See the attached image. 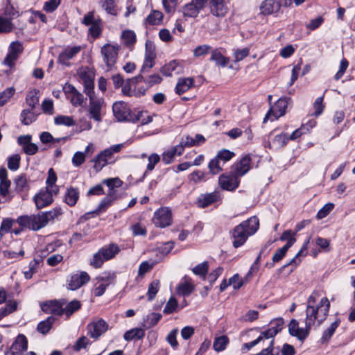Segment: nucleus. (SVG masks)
<instances>
[{"label":"nucleus","instance_id":"obj_24","mask_svg":"<svg viewBox=\"0 0 355 355\" xmlns=\"http://www.w3.org/2000/svg\"><path fill=\"white\" fill-rule=\"evenodd\" d=\"M28 348V341L25 336L19 335L11 346L13 355H22Z\"/></svg>","mask_w":355,"mask_h":355},{"label":"nucleus","instance_id":"obj_6","mask_svg":"<svg viewBox=\"0 0 355 355\" xmlns=\"http://www.w3.org/2000/svg\"><path fill=\"white\" fill-rule=\"evenodd\" d=\"M121 46L119 44H105L101 47V54L107 70H110L114 66Z\"/></svg>","mask_w":355,"mask_h":355},{"label":"nucleus","instance_id":"obj_53","mask_svg":"<svg viewBox=\"0 0 355 355\" xmlns=\"http://www.w3.org/2000/svg\"><path fill=\"white\" fill-rule=\"evenodd\" d=\"M21 122L24 125H30L36 119V116L31 110H24L21 114Z\"/></svg>","mask_w":355,"mask_h":355},{"label":"nucleus","instance_id":"obj_15","mask_svg":"<svg viewBox=\"0 0 355 355\" xmlns=\"http://www.w3.org/2000/svg\"><path fill=\"white\" fill-rule=\"evenodd\" d=\"M82 49L80 46H68L58 55V62L64 66H71L72 60Z\"/></svg>","mask_w":355,"mask_h":355},{"label":"nucleus","instance_id":"obj_5","mask_svg":"<svg viewBox=\"0 0 355 355\" xmlns=\"http://www.w3.org/2000/svg\"><path fill=\"white\" fill-rule=\"evenodd\" d=\"M42 213L37 214L24 215L17 218V223L23 228L37 231L45 227Z\"/></svg>","mask_w":355,"mask_h":355},{"label":"nucleus","instance_id":"obj_38","mask_svg":"<svg viewBox=\"0 0 355 355\" xmlns=\"http://www.w3.org/2000/svg\"><path fill=\"white\" fill-rule=\"evenodd\" d=\"M119 1V0H103L102 2V8L107 14L116 16L117 15V3Z\"/></svg>","mask_w":355,"mask_h":355},{"label":"nucleus","instance_id":"obj_4","mask_svg":"<svg viewBox=\"0 0 355 355\" xmlns=\"http://www.w3.org/2000/svg\"><path fill=\"white\" fill-rule=\"evenodd\" d=\"M123 146L121 144H116L100 152L92 160L94 162V170L97 172L101 171L104 166L110 163L109 161L112 158L113 155L120 152Z\"/></svg>","mask_w":355,"mask_h":355},{"label":"nucleus","instance_id":"obj_57","mask_svg":"<svg viewBox=\"0 0 355 355\" xmlns=\"http://www.w3.org/2000/svg\"><path fill=\"white\" fill-rule=\"evenodd\" d=\"M159 284L160 283L159 280H155L149 284L147 293L149 301L153 300L155 297L156 294L159 289Z\"/></svg>","mask_w":355,"mask_h":355},{"label":"nucleus","instance_id":"obj_21","mask_svg":"<svg viewBox=\"0 0 355 355\" xmlns=\"http://www.w3.org/2000/svg\"><path fill=\"white\" fill-rule=\"evenodd\" d=\"M221 199L219 191H214L211 193H207L199 196L197 205L200 208H205Z\"/></svg>","mask_w":355,"mask_h":355},{"label":"nucleus","instance_id":"obj_1","mask_svg":"<svg viewBox=\"0 0 355 355\" xmlns=\"http://www.w3.org/2000/svg\"><path fill=\"white\" fill-rule=\"evenodd\" d=\"M330 306V301L322 291H313L306 301L305 323L309 327H319L327 319Z\"/></svg>","mask_w":355,"mask_h":355},{"label":"nucleus","instance_id":"obj_52","mask_svg":"<svg viewBox=\"0 0 355 355\" xmlns=\"http://www.w3.org/2000/svg\"><path fill=\"white\" fill-rule=\"evenodd\" d=\"M164 10L167 14L175 12L178 4V0H162Z\"/></svg>","mask_w":355,"mask_h":355},{"label":"nucleus","instance_id":"obj_8","mask_svg":"<svg viewBox=\"0 0 355 355\" xmlns=\"http://www.w3.org/2000/svg\"><path fill=\"white\" fill-rule=\"evenodd\" d=\"M288 100L289 98H280L274 105L270 108L263 119V123H266L268 119L273 121L284 116L288 104Z\"/></svg>","mask_w":355,"mask_h":355},{"label":"nucleus","instance_id":"obj_51","mask_svg":"<svg viewBox=\"0 0 355 355\" xmlns=\"http://www.w3.org/2000/svg\"><path fill=\"white\" fill-rule=\"evenodd\" d=\"M10 184V180L0 182V195L5 199V201H10L12 198L9 191Z\"/></svg>","mask_w":355,"mask_h":355},{"label":"nucleus","instance_id":"obj_47","mask_svg":"<svg viewBox=\"0 0 355 355\" xmlns=\"http://www.w3.org/2000/svg\"><path fill=\"white\" fill-rule=\"evenodd\" d=\"M182 12L184 17H196L199 13L196 7L193 2L186 4L182 8Z\"/></svg>","mask_w":355,"mask_h":355},{"label":"nucleus","instance_id":"obj_36","mask_svg":"<svg viewBox=\"0 0 355 355\" xmlns=\"http://www.w3.org/2000/svg\"><path fill=\"white\" fill-rule=\"evenodd\" d=\"M224 165L225 164L215 156L208 164L209 173L213 175L218 174L223 171Z\"/></svg>","mask_w":355,"mask_h":355},{"label":"nucleus","instance_id":"obj_62","mask_svg":"<svg viewBox=\"0 0 355 355\" xmlns=\"http://www.w3.org/2000/svg\"><path fill=\"white\" fill-rule=\"evenodd\" d=\"M101 19L99 17H96L95 11L92 10L87 13L82 20V24L85 26H90L97 22V19Z\"/></svg>","mask_w":355,"mask_h":355},{"label":"nucleus","instance_id":"obj_7","mask_svg":"<svg viewBox=\"0 0 355 355\" xmlns=\"http://www.w3.org/2000/svg\"><path fill=\"white\" fill-rule=\"evenodd\" d=\"M89 98L88 112L91 119L97 122L102 121V110L105 103L102 98H96L95 94L87 95Z\"/></svg>","mask_w":355,"mask_h":355},{"label":"nucleus","instance_id":"obj_39","mask_svg":"<svg viewBox=\"0 0 355 355\" xmlns=\"http://www.w3.org/2000/svg\"><path fill=\"white\" fill-rule=\"evenodd\" d=\"M123 43L128 47H132L136 42V35L132 31H123L121 35Z\"/></svg>","mask_w":355,"mask_h":355},{"label":"nucleus","instance_id":"obj_20","mask_svg":"<svg viewBox=\"0 0 355 355\" xmlns=\"http://www.w3.org/2000/svg\"><path fill=\"white\" fill-rule=\"evenodd\" d=\"M64 300L49 301L41 304L42 310L46 313H53L58 315H63Z\"/></svg>","mask_w":355,"mask_h":355},{"label":"nucleus","instance_id":"obj_37","mask_svg":"<svg viewBox=\"0 0 355 355\" xmlns=\"http://www.w3.org/2000/svg\"><path fill=\"white\" fill-rule=\"evenodd\" d=\"M229 342L230 340L227 336H220L214 339L213 348L218 352H222L225 349L227 345L229 344Z\"/></svg>","mask_w":355,"mask_h":355},{"label":"nucleus","instance_id":"obj_42","mask_svg":"<svg viewBox=\"0 0 355 355\" xmlns=\"http://www.w3.org/2000/svg\"><path fill=\"white\" fill-rule=\"evenodd\" d=\"M113 202V200L110 197H105L100 202L97 208L93 211V214H95L96 216L100 215L101 213L106 211Z\"/></svg>","mask_w":355,"mask_h":355},{"label":"nucleus","instance_id":"obj_30","mask_svg":"<svg viewBox=\"0 0 355 355\" xmlns=\"http://www.w3.org/2000/svg\"><path fill=\"white\" fill-rule=\"evenodd\" d=\"M164 14L158 10H152L145 19V24L150 26H158L162 24Z\"/></svg>","mask_w":355,"mask_h":355},{"label":"nucleus","instance_id":"obj_63","mask_svg":"<svg viewBox=\"0 0 355 355\" xmlns=\"http://www.w3.org/2000/svg\"><path fill=\"white\" fill-rule=\"evenodd\" d=\"M13 28L10 20L0 16V33H10Z\"/></svg>","mask_w":355,"mask_h":355},{"label":"nucleus","instance_id":"obj_25","mask_svg":"<svg viewBox=\"0 0 355 355\" xmlns=\"http://www.w3.org/2000/svg\"><path fill=\"white\" fill-rule=\"evenodd\" d=\"M225 0H210V12L216 17H224L227 12V7L224 3Z\"/></svg>","mask_w":355,"mask_h":355},{"label":"nucleus","instance_id":"obj_12","mask_svg":"<svg viewBox=\"0 0 355 355\" xmlns=\"http://www.w3.org/2000/svg\"><path fill=\"white\" fill-rule=\"evenodd\" d=\"M239 178L233 172L223 173L218 178V185L223 190L234 191L239 186Z\"/></svg>","mask_w":355,"mask_h":355},{"label":"nucleus","instance_id":"obj_16","mask_svg":"<svg viewBox=\"0 0 355 355\" xmlns=\"http://www.w3.org/2000/svg\"><path fill=\"white\" fill-rule=\"evenodd\" d=\"M311 327L305 323V327L301 328L299 327L298 321L292 319L288 324V331L291 336L297 337L300 340H304L309 336Z\"/></svg>","mask_w":355,"mask_h":355},{"label":"nucleus","instance_id":"obj_27","mask_svg":"<svg viewBox=\"0 0 355 355\" xmlns=\"http://www.w3.org/2000/svg\"><path fill=\"white\" fill-rule=\"evenodd\" d=\"M194 286L191 279L184 277L182 282L177 286V293L183 296L189 295L193 291Z\"/></svg>","mask_w":355,"mask_h":355},{"label":"nucleus","instance_id":"obj_45","mask_svg":"<svg viewBox=\"0 0 355 355\" xmlns=\"http://www.w3.org/2000/svg\"><path fill=\"white\" fill-rule=\"evenodd\" d=\"M103 25L101 19H98L97 22L89 26V33L94 38L99 37L102 33Z\"/></svg>","mask_w":355,"mask_h":355},{"label":"nucleus","instance_id":"obj_3","mask_svg":"<svg viewBox=\"0 0 355 355\" xmlns=\"http://www.w3.org/2000/svg\"><path fill=\"white\" fill-rule=\"evenodd\" d=\"M119 251L120 248L116 244L111 243L105 245L94 254L90 265L95 268H101L104 261L114 258Z\"/></svg>","mask_w":355,"mask_h":355},{"label":"nucleus","instance_id":"obj_29","mask_svg":"<svg viewBox=\"0 0 355 355\" xmlns=\"http://www.w3.org/2000/svg\"><path fill=\"white\" fill-rule=\"evenodd\" d=\"M194 86V79L193 78H180L175 87V92L179 95L182 94Z\"/></svg>","mask_w":355,"mask_h":355},{"label":"nucleus","instance_id":"obj_28","mask_svg":"<svg viewBox=\"0 0 355 355\" xmlns=\"http://www.w3.org/2000/svg\"><path fill=\"white\" fill-rule=\"evenodd\" d=\"M173 71H175L177 73H180L182 71V64L180 62L175 60L170 61L160 69V72L165 76H171Z\"/></svg>","mask_w":355,"mask_h":355},{"label":"nucleus","instance_id":"obj_33","mask_svg":"<svg viewBox=\"0 0 355 355\" xmlns=\"http://www.w3.org/2000/svg\"><path fill=\"white\" fill-rule=\"evenodd\" d=\"M81 307V303L77 300H73L69 303L64 301L63 306V315L67 318L70 317L73 313L78 311Z\"/></svg>","mask_w":355,"mask_h":355},{"label":"nucleus","instance_id":"obj_50","mask_svg":"<svg viewBox=\"0 0 355 355\" xmlns=\"http://www.w3.org/2000/svg\"><path fill=\"white\" fill-rule=\"evenodd\" d=\"M235 156V153L227 149H222L218 151L216 157L220 159L223 164L231 160Z\"/></svg>","mask_w":355,"mask_h":355},{"label":"nucleus","instance_id":"obj_34","mask_svg":"<svg viewBox=\"0 0 355 355\" xmlns=\"http://www.w3.org/2000/svg\"><path fill=\"white\" fill-rule=\"evenodd\" d=\"M210 60L215 62L216 64L222 67H225L229 62V58L223 56L218 49L211 51Z\"/></svg>","mask_w":355,"mask_h":355},{"label":"nucleus","instance_id":"obj_35","mask_svg":"<svg viewBox=\"0 0 355 355\" xmlns=\"http://www.w3.org/2000/svg\"><path fill=\"white\" fill-rule=\"evenodd\" d=\"M57 175L53 168L48 171V177L46 180V188L51 189L53 192H59V187L55 184Z\"/></svg>","mask_w":355,"mask_h":355},{"label":"nucleus","instance_id":"obj_40","mask_svg":"<svg viewBox=\"0 0 355 355\" xmlns=\"http://www.w3.org/2000/svg\"><path fill=\"white\" fill-rule=\"evenodd\" d=\"M162 315L158 313H150L148 314L144 320L143 326L146 329H149L155 325L160 320Z\"/></svg>","mask_w":355,"mask_h":355},{"label":"nucleus","instance_id":"obj_61","mask_svg":"<svg viewBox=\"0 0 355 355\" xmlns=\"http://www.w3.org/2000/svg\"><path fill=\"white\" fill-rule=\"evenodd\" d=\"M15 89L13 87H9L0 94V107L5 105L8 101L14 95Z\"/></svg>","mask_w":355,"mask_h":355},{"label":"nucleus","instance_id":"obj_23","mask_svg":"<svg viewBox=\"0 0 355 355\" xmlns=\"http://www.w3.org/2000/svg\"><path fill=\"white\" fill-rule=\"evenodd\" d=\"M250 161L251 159L248 155L243 157L233 166L234 171L232 172L239 178L244 175L250 168Z\"/></svg>","mask_w":355,"mask_h":355},{"label":"nucleus","instance_id":"obj_41","mask_svg":"<svg viewBox=\"0 0 355 355\" xmlns=\"http://www.w3.org/2000/svg\"><path fill=\"white\" fill-rule=\"evenodd\" d=\"M54 322L55 318L52 316H49L45 320L40 322L37 324V330L42 334H46L50 331Z\"/></svg>","mask_w":355,"mask_h":355},{"label":"nucleus","instance_id":"obj_18","mask_svg":"<svg viewBox=\"0 0 355 355\" xmlns=\"http://www.w3.org/2000/svg\"><path fill=\"white\" fill-rule=\"evenodd\" d=\"M90 279L87 272L82 271L72 275L68 280L67 288L69 290L75 291L87 283Z\"/></svg>","mask_w":355,"mask_h":355},{"label":"nucleus","instance_id":"obj_9","mask_svg":"<svg viewBox=\"0 0 355 355\" xmlns=\"http://www.w3.org/2000/svg\"><path fill=\"white\" fill-rule=\"evenodd\" d=\"M83 85V92L86 95H92L94 93V73L89 67H82L78 71Z\"/></svg>","mask_w":355,"mask_h":355},{"label":"nucleus","instance_id":"obj_13","mask_svg":"<svg viewBox=\"0 0 355 355\" xmlns=\"http://www.w3.org/2000/svg\"><path fill=\"white\" fill-rule=\"evenodd\" d=\"M145 46V58L141 69V73L148 72L155 64L156 53L155 45L151 42L147 41Z\"/></svg>","mask_w":355,"mask_h":355},{"label":"nucleus","instance_id":"obj_46","mask_svg":"<svg viewBox=\"0 0 355 355\" xmlns=\"http://www.w3.org/2000/svg\"><path fill=\"white\" fill-rule=\"evenodd\" d=\"M54 122L58 125L71 127L75 125V121L71 116L58 115L54 118Z\"/></svg>","mask_w":355,"mask_h":355},{"label":"nucleus","instance_id":"obj_14","mask_svg":"<svg viewBox=\"0 0 355 355\" xmlns=\"http://www.w3.org/2000/svg\"><path fill=\"white\" fill-rule=\"evenodd\" d=\"M108 329L107 323L103 319H98L89 322L87 326V334L97 340Z\"/></svg>","mask_w":355,"mask_h":355},{"label":"nucleus","instance_id":"obj_11","mask_svg":"<svg viewBox=\"0 0 355 355\" xmlns=\"http://www.w3.org/2000/svg\"><path fill=\"white\" fill-rule=\"evenodd\" d=\"M153 223L158 227L164 228L171 225L172 214L168 207H162L154 213Z\"/></svg>","mask_w":355,"mask_h":355},{"label":"nucleus","instance_id":"obj_64","mask_svg":"<svg viewBox=\"0 0 355 355\" xmlns=\"http://www.w3.org/2000/svg\"><path fill=\"white\" fill-rule=\"evenodd\" d=\"M89 344L90 341L89 338L86 336H82L79 338L73 345V349L76 352H78L82 349H85Z\"/></svg>","mask_w":355,"mask_h":355},{"label":"nucleus","instance_id":"obj_2","mask_svg":"<svg viewBox=\"0 0 355 355\" xmlns=\"http://www.w3.org/2000/svg\"><path fill=\"white\" fill-rule=\"evenodd\" d=\"M259 221L257 217L252 216L236 226L232 231L233 246L236 248L243 245L248 238L259 229Z\"/></svg>","mask_w":355,"mask_h":355},{"label":"nucleus","instance_id":"obj_31","mask_svg":"<svg viewBox=\"0 0 355 355\" xmlns=\"http://www.w3.org/2000/svg\"><path fill=\"white\" fill-rule=\"evenodd\" d=\"M41 213L46 226L49 222L53 221L55 219L60 217L63 214V211L60 207H55L48 211H43Z\"/></svg>","mask_w":355,"mask_h":355},{"label":"nucleus","instance_id":"obj_32","mask_svg":"<svg viewBox=\"0 0 355 355\" xmlns=\"http://www.w3.org/2000/svg\"><path fill=\"white\" fill-rule=\"evenodd\" d=\"M173 248L174 243L171 241L166 242L162 244L161 246L158 247L155 251L157 257L156 260L158 262L162 261L165 256L170 253Z\"/></svg>","mask_w":355,"mask_h":355},{"label":"nucleus","instance_id":"obj_55","mask_svg":"<svg viewBox=\"0 0 355 355\" xmlns=\"http://www.w3.org/2000/svg\"><path fill=\"white\" fill-rule=\"evenodd\" d=\"M208 270V263L207 261H205L195 266L192 270L195 275H199L202 277L203 279H205Z\"/></svg>","mask_w":355,"mask_h":355},{"label":"nucleus","instance_id":"obj_49","mask_svg":"<svg viewBox=\"0 0 355 355\" xmlns=\"http://www.w3.org/2000/svg\"><path fill=\"white\" fill-rule=\"evenodd\" d=\"M40 261V259H34L29 263L28 269L23 272L26 279H28L33 277V275L36 272Z\"/></svg>","mask_w":355,"mask_h":355},{"label":"nucleus","instance_id":"obj_56","mask_svg":"<svg viewBox=\"0 0 355 355\" xmlns=\"http://www.w3.org/2000/svg\"><path fill=\"white\" fill-rule=\"evenodd\" d=\"M130 230L132 232V234L135 236H145L147 234V230L144 225L141 223H137L130 226Z\"/></svg>","mask_w":355,"mask_h":355},{"label":"nucleus","instance_id":"obj_44","mask_svg":"<svg viewBox=\"0 0 355 355\" xmlns=\"http://www.w3.org/2000/svg\"><path fill=\"white\" fill-rule=\"evenodd\" d=\"M340 324V320L336 319L331 325L324 331L322 340L324 342L328 341L331 336L334 335L336 329L338 327Z\"/></svg>","mask_w":355,"mask_h":355},{"label":"nucleus","instance_id":"obj_26","mask_svg":"<svg viewBox=\"0 0 355 355\" xmlns=\"http://www.w3.org/2000/svg\"><path fill=\"white\" fill-rule=\"evenodd\" d=\"M80 196L78 189L73 187H67L64 196V201L70 207H73L77 203Z\"/></svg>","mask_w":355,"mask_h":355},{"label":"nucleus","instance_id":"obj_48","mask_svg":"<svg viewBox=\"0 0 355 355\" xmlns=\"http://www.w3.org/2000/svg\"><path fill=\"white\" fill-rule=\"evenodd\" d=\"M289 139L286 134L281 133L275 137L272 140V144L277 148H283L286 145Z\"/></svg>","mask_w":355,"mask_h":355},{"label":"nucleus","instance_id":"obj_19","mask_svg":"<svg viewBox=\"0 0 355 355\" xmlns=\"http://www.w3.org/2000/svg\"><path fill=\"white\" fill-rule=\"evenodd\" d=\"M281 3L277 0H264L259 6V14L268 16L279 12Z\"/></svg>","mask_w":355,"mask_h":355},{"label":"nucleus","instance_id":"obj_54","mask_svg":"<svg viewBox=\"0 0 355 355\" xmlns=\"http://www.w3.org/2000/svg\"><path fill=\"white\" fill-rule=\"evenodd\" d=\"M178 308V300L175 297H171L166 302V304L164 308L163 312L165 314H171V313L176 311Z\"/></svg>","mask_w":355,"mask_h":355},{"label":"nucleus","instance_id":"obj_58","mask_svg":"<svg viewBox=\"0 0 355 355\" xmlns=\"http://www.w3.org/2000/svg\"><path fill=\"white\" fill-rule=\"evenodd\" d=\"M27 105L30 107V110H33L39 102V97L36 90L30 92L26 98Z\"/></svg>","mask_w":355,"mask_h":355},{"label":"nucleus","instance_id":"obj_22","mask_svg":"<svg viewBox=\"0 0 355 355\" xmlns=\"http://www.w3.org/2000/svg\"><path fill=\"white\" fill-rule=\"evenodd\" d=\"M114 276L98 277L96 283L93 289V293L96 297H100L104 294L106 288L110 285V280L114 279Z\"/></svg>","mask_w":355,"mask_h":355},{"label":"nucleus","instance_id":"obj_43","mask_svg":"<svg viewBox=\"0 0 355 355\" xmlns=\"http://www.w3.org/2000/svg\"><path fill=\"white\" fill-rule=\"evenodd\" d=\"M144 331L140 328L132 329L124 334L123 338L125 340H132L133 339H141L144 336Z\"/></svg>","mask_w":355,"mask_h":355},{"label":"nucleus","instance_id":"obj_10","mask_svg":"<svg viewBox=\"0 0 355 355\" xmlns=\"http://www.w3.org/2000/svg\"><path fill=\"white\" fill-rule=\"evenodd\" d=\"M59 192H53L51 189L44 188L41 189L33 198L34 202L38 209L44 208L53 202V196H56Z\"/></svg>","mask_w":355,"mask_h":355},{"label":"nucleus","instance_id":"obj_60","mask_svg":"<svg viewBox=\"0 0 355 355\" xmlns=\"http://www.w3.org/2000/svg\"><path fill=\"white\" fill-rule=\"evenodd\" d=\"M15 220L12 218H4L1 224L0 227V235L3 236L5 234L9 232L12 227Z\"/></svg>","mask_w":355,"mask_h":355},{"label":"nucleus","instance_id":"obj_17","mask_svg":"<svg viewBox=\"0 0 355 355\" xmlns=\"http://www.w3.org/2000/svg\"><path fill=\"white\" fill-rule=\"evenodd\" d=\"M112 111L114 116L119 121L131 119L130 109L128 105L123 101L114 103L112 106Z\"/></svg>","mask_w":355,"mask_h":355},{"label":"nucleus","instance_id":"obj_59","mask_svg":"<svg viewBox=\"0 0 355 355\" xmlns=\"http://www.w3.org/2000/svg\"><path fill=\"white\" fill-rule=\"evenodd\" d=\"M158 263L157 260L153 261L151 263L148 261H143L139 267L138 275L139 276H143L145 273L149 272L153 269V266Z\"/></svg>","mask_w":355,"mask_h":355}]
</instances>
